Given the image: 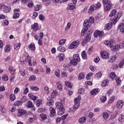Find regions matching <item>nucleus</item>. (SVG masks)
<instances>
[{
  "label": "nucleus",
  "instance_id": "nucleus-1",
  "mask_svg": "<svg viewBox=\"0 0 124 124\" xmlns=\"http://www.w3.org/2000/svg\"><path fill=\"white\" fill-rule=\"evenodd\" d=\"M82 97L80 95H78V97L76 98L74 100V104L73 107L69 108V112L70 113H75V111L80 107V101Z\"/></svg>",
  "mask_w": 124,
  "mask_h": 124
},
{
  "label": "nucleus",
  "instance_id": "nucleus-2",
  "mask_svg": "<svg viewBox=\"0 0 124 124\" xmlns=\"http://www.w3.org/2000/svg\"><path fill=\"white\" fill-rule=\"evenodd\" d=\"M104 43L105 45L108 46V47H110L112 51H117V50H118V49L121 48V46L119 45L113 46V44L115 43V40L113 39H110L109 40H107Z\"/></svg>",
  "mask_w": 124,
  "mask_h": 124
},
{
  "label": "nucleus",
  "instance_id": "nucleus-3",
  "mask_svg": "<svg viewBox=\"0 0 124 124\" xmlns=\"http://www.w3.org/2000/svg\"><path fill=\"white\" fill-rule=\"evenodd\" d=\"M55 105L56 106V108L59 109L57 113L58 115L59 116H62V115H63V114L64 113V108L63 107V105L60 102H57Z\"/></svg>",
  "mask_w": 124,
  "mask_h": 124
},
{
  "label": "nucleus",
  "instance_id": "nucleus-4",
  "mask_svg": "<svg viewBox=\"0 0 124 124\" xmlns=\"http://www.w3.org/2000/svg\"><path fill=\"white\" fill-rule=\"evenodd\" d=\"M80 56H79V54H75L73 56V59L72 61H71V63L73 65H77L78 63V62H80Z\"/></svg>",
  "mask_w": 124,
  "mask_h": 124
},
{
  "label": "nucleus",
  "instance_id": "nucleus-5",
  "mask_svg": "<svg viewBox=\"0 0 124 124\" xmlns=\"http://www.w3.org/2000/svg\"><path fill=\"white\" fill-rule=\"evenodd\" d=\"M101 7V3L100 2H97L96 4H92L90 8V11H94V10H96V9H99Z\"/></svg>",
  "mask_w": 124,
  "mask_h": 124
},
{
  "label": "nucleus",
  "instance_id": "nucleus-6",
  "mask_svg": "<svg viewBox=\"0 0 124 124\" xmlns=\"http://www.w3.org/2000/svg\"><path fill=\"white\" fill-rule=\"evenodd\" d=\"M79 44L80 42H79V41H74L72 42L69 46V49H76V48L78 47Z\"/></svg>",
  "mask_w": 124,
  "mask_h": 124
},
{
  "label": "nucleus",
  "instance_id": "nucleus-7",
  "mask_svg": "<svg viewBox=\"0 0 124 124\" xmlns=\"http://www.w3.org/2000/svg\"><path fill=\"white\" fill-rule=\"evenodd\" d=\"M31 29L33 31H37L39 30H41V26H39L37 23H34V24L31 25Z\"/></svg>",
  "mask_w": 124,
  "mask_h": 124
},
{
  "label": "nucleus",
  "instance_id": "nucleus-8",
  "mask_svg": "<svg viewBox=\"0 0 124 124\" xmlns=\"http://www.w3.org/2000/svg\"><path fill=\"white\" fill-rule=\"evenodd\" d=\"M101 55L103 59H105L106 60L108 59L109 56H110V53L107 51H103L101 52Z\"/></svg>",
  "mask_w": 124,
  "mask_h": 124
},
{
  "label": "nucleus",
  "instance_id": "nucleus-9",
  "mask_svg": "<svg viewBox=\"0 0 124 124\" xmlns=\"http://www.w3.org/2000/svg\"><path fill=\"white\" fill-rule=\"evenodd\" d=\"M104 35V33H103V31H100L99 30H96L94 32V37H97L98 36L99 37H102Z\"/></svg>",
  "mask_w": 124,
  "mask_h": 124
},
{
  "label": "nucleus",
  "instance_id": "nucleus-10",
  "mask_svg": "<svg viewBox=\"0 0 124 124\" xmlns=\"http://www.w3.org/2000/svg\"><path fill=\"white\" fill-rule=\"evenodd\" d=\"M20 10L19 9H15L14 10V15H13V19H17L18 17H20Z\"/></svg>",
  "mask_w": 124,
  "mask_h": 124
},
{
  "label": "nucleus",
  "instance_id": "nucleus-11",
  "mask_svg": "<svg viewBox=\"0 0 124 124\" xmlns=\"http://www.w3.org/2000/svg\"><path fill=\"white\" fill-rule=\"evenodd\" d=\"M27 114V111L25 109L19 108L18 110L17 116L18 117H22Z\"/></svg>",
  "mask_w": 124,
  "mask_h": 124
},
{
  "label": "nucleus",
  "instance_id": "nucleus-12",
  "mask_svg": "<svg viewBox=\"0 0 124 124\" xmlns=\"http://www.w3.org/2000/svg\"><path fill=\"white\" fill-rule=\"evenodd\" d=\"M92 24L90 23L89 19H85L84 21L83 26L85 30H88L91 27Z\"/></svg>",
  "mask_w": 124,
  "mask_h": 124
},
{
  "label": "nucleus",
  "instance_id": "nucleus-13",
  "mask_svg": "<svg viewBox=\"0 0 124 124\" xmlns=\"http://www.w3.org/2000/svg\"><path fill=\"white\" fill-rule=\"evenodd\" d=\"M10 11H11V7L4 4V6L3 7V12H4V13H9Z\"/></svg>",
  "mask_w": 124,
  "mask_h": 124
},
{
  "label": "nucleus",
  "instance_id": "nucleus-14",
  "mask_svg": "<svg viewBox=\"0 0 124 124\" xmlns=\"http://www.w3.org/2000/svg\"><path fill=\"white\" fill-rule=\"evenodd\" d=\"M92 32H89V34H87V35L84 38L83 41L82 42V44H84V43H87V42H89L91 40V34H92Z\"/></svg>",
  "mask_w": 124,
  "mask_h": 124
},
{
  "label": "nucleus",
  "instance_id": "nucleus-15",
  "mask_svg": "<svg viewBox=\"0 0 124 124\" xmlns=\"http://www.w3.org/2000/svg\"><path fill=\"white\" fill-rule=\"evenodd\" d=\"M111 8H112V4L108 3L107 5H104V10L106 12L110 11Z\"/></svg>",
  "mask_w": 124,
  "mask_h": 124
},
{
  "label": "nucleus",
  "instance_id": "nucleus-16",
  "mask_svg": "<svg viewBox=\"0 0 124 124\" xmlns=\"http://www.w3.org/2000/svg\"><path fill=\"white\" fill-rule=\"evenodd\" d=\"M124 102L123 100H119L117 102L116 107L118 109H122L124 106Z\"/></svg>",
  "mask_w": 124,
  "mask_h": 124
},
{
  "label": "nucleus",
  "instance_id": "nucleus-17",
  "mask_svg": "<svg viewBox=\"0 0 124 124\" xmlns=\"http://www.w3.org/2000/svg\"><path fill=\"white\" fill-rule=\"evenodd\" d=\"M8 70L11 75H15V74H16V70L14 69L13 66H10L9 67Z\"/></svg>",
  "mask_w": 124,
  "mask_h": 124
},
{
  "label": "nucleus",
  "instance_id": "nucleus-18",
  "mask_svg": "<svg viewBox=\"0 0 124 124\" xmlns=\"http://www.w3.org/2000/svg\"><path fill=\"white\" fill-rule=\"evenodd\" d=\"M78 123L80 124H85L87 122V118L86 116H83L80 117L78 120Z\"/></svg>",
  "mask_w": 124,
  "mask_h": 124
},
{
  "label": "nucleus",
  "instance_id": "nucleus-19",
  "mask_svg": "<svg viewBox=\"0 0 124 124\" xmlns=\"http://www.w3.org/2000/svg\"><path fill=\"white\" fill-rule=\"evenodd\" d=\"M27 107L28 108H31L32 110H33L34 111L35 110V108L34 106H33V104H32V102L29 101L27 103Z\"/></svg>",
  "mask_w": 124,
  "mask_h": 124
},
{
  "label": "nucleus",
  "instance_id": "nucleus-20",
  "mask_svg": "<svg viewBox=\"0 0 124 124\" xmlns=\"http://www.w3.org/2000/svg\"><path fill=\"white\" fill-rule=\"evenodd\" d=\"M50 116V117H54L56 115V110L53 107H50L49 108Z\"/></svg>",
  "mask_w": 124,
  "mask_h": 124
},
{
  "label": "nucleus",
  "instance_id": "nucleus-21",
  "mask_svg": "<svg viewBox=\"0 0 124 124\" xmlns=\"http://www.w3.org/2000/svg\"><path fill=\"white\" fill-rule=\"evenodd\" d=\"M122 16V14L121 13H118L116 17L114 19V21L113 22V24L115 25L118 21H119V19L120 18H121V16Z\"/></svg>",
  "mask_w": 124,
  "mask_h": 124
},
{
  "label": "nucleus",
  "instance_id": "nucleus-22",
  "mask_svg": "<svg viewBox=\"0 0 124 124\" xmlns=\"http://www.w3.org/2000/svg\"><path fill=\"white\" fill-rule=\"evenodd\" d=\"M46 103L47 105H54V100L52 99V97H48L47 98Z\"/></svg>",
  "mask_w": 124,
  "mask_h": 124
},
{
  "label": "nucleus",
  "instance_id": "nucleus-23",
  "mask_svg": "<svg viewBox=\"0 0 124 124\" xmlns=\"http://www.w3.org/2000/svg\"><path fill=\"white\" fill-rule=\"evenodd\" d=\"M99 93V89L95 88L91 91L92 95H96L97 93Z\"/></svg>",
  "mask_w": 124,
  "mask_h": 124
},
{
  "label": "nucleus",
  "instance_id": "nucleus-24",
  "mask_svg": "<svg viewBox=\"0 0 124 124\" xmlns=\"http://www.w3.org/2000/svg\"><path fill=\"white\" fill-rule=\"evenodd\" d=\"M75 4L74 3H70L68 5L67 7V10H73L74 8H75Z\"/></svg>",
  "mask_w": 124,
  "mask_h": 124
},
{
  "label": "nucleus",
  "instance_id": "nucleus-25",
  "mask_svg": "<svg viewBox=\"0 0 124 124\" xmlns=\"http://www.w3.org/2000/svg\"><path fill=\"white\" fill-rule=\"evenodd\" d=\"M56 85L57 86V89L60 92H62V83H61L60 81H57Z\"/></svg>",
  "mask_w": 124,
  "mask_h": 124
},
{
  "label": "nucleus",
  "instance_id": "nucleus-26",
  "mask_svg": "<svg viewBox=\"0 0 124 124\" xmlns=\"http://www.w3.org/2000/svg\"><path fill=\"white\" fill-rule=\"evenodd\" d=\"M112 25L113 23L112 22H110L109 23L107 24L105 26V30L106 31H108V30H110L111 28H112Z\"/></svg>",
  "mask_w": 124,
  "mask_h": 124
},
{
  "label": "nucleus",
  "instance_id": "nucleus-27",
  "mask_svg": "<svg viewBox=\"0 0 124 124\" xmlns=\"http://www.w3.org/2000/svg\"><path fill=\"white\" fill-rule=\"evenodd\" d=\"M116 59H117V57L116 56H111L108 59V62H114L116 61Z\"/></svg>",
  "mask_w": 124,
  "mask_h": 124
},
{
  "label": "nucleus",
  "instance_id": "nucleus-28",
  "mask_svg": "<svg viewBox=\"0 0 124 124\" xmlns=\"http://www.w3.org/2000/svg\"><path fill=\"white\" fill-rule=\"evenodd\" d=\"M101 76H102L101 72H99L94 75V78L95 79H97V80H99V79L101 78Z\"/></svg>",
  "mask_w": 124,
  "mask_h": 124
},
{
  "label": "nucleus",
  "instance_id": "nucleus-29",
  "mask_svg": "<svg viewBox=\"0 0 124 124\" xmlns=\"http://www.w3.org/2000/svg\"><path fill=\"white\" fill-rule=\"evenodd\" d=\"M57 50L58 51H59V52H65L66 51V49L65 48H64L63 47V46H59L58 47H57Z\"/></svg>",
  "mask_w": 124,
  "mask_h": 124
},
{
  "label": "nucleus",
  "instance_id": "nucleus-30",
  "mask_svg": "<svg viewBox=\"0 0 124 124\" xmlns=\"http://www.w3.org/2000/svg\"><path fill=\"white\" fill-rule=\"evenodd\" d=\"M25 62H28L29 65L30 66H31L32 65V64H31V57L29 56H27L25 60Z\"/></svg>",
  "mask_w": 124,
  "mask_h": 124
},
{
  "label": "nucleus",
  "instance_id": "nucleus-31",
  "mask_svg": "<svg viewBox=\"0 0 124 124\" xmlns=\"http://www.w3.org/2000/svg\"><path fill=\"white\" fill-rule=\"evenodd\" d=\"M58 57L59 61H61V62H62V61H64L65 58L64 56V54L62 53H61L60 55H59Z\"/></svg>",
  "mask_w": 124,
  "mask_h": 124
},
{
  "label": "nucleus",
  "instance_id": "nucleus-32",
  "mask_svg": "<svg viewBox=\"0 0 124 124\" xmlns=\"http://www.w3.org/2000/svg\"><path fill=\"white\" fill-rule=\"evenodd\" d=\"M78 80H84L85 79V74L80 73L78 76Z\"/></svg>",
  "mask_w": 124,
  "mask_h": 124
},
{
  "label": "nucleus",
  "instance_id": "nucleus-33",
  "mask_svg": "<svg viewBox=\"0 0 124 124\" xmlns=\"http://www.w3.org/2000/svg\"><path fill=\"white\" fill-rule=\"evenodd\" d=\"M28 48L32 51H35V45L34 43H32L29 45Z\"/></svg>",
  "mask_w": 124,
  "mask_h": 124
},
{
  "label": "nucleus",
  "instance_id": "nucleus-34",
  "mask_svg": "<svg viewBox=\"0 0 124 124\" xmlns=\"http://www.w3.org/2000/svg\"><path fill=\"white\" fill-rule=\"evenodd\" d=\"M103 117L104 120H107L109 118V113L106 111H104L103 113Z\"/></svg>",
  "mask_w": 124,
  "mask_h": 124
},
{
  "label": "nucleus",
  "instance_id": "nucleus-35",
  "mask_svg": "<svg viewBox=\"0 0 124 124\" xmlns=\"http://www.w3.org/2000/svg\"><path fill=\"white\" fill-rule=\"evenodd\" d=\"M115 96H111L109 99L108 100V104H112L114 102L115 100Z\"/></svg>",
  "mask_w": 124,
  "mask_h": 124
},
{
  "label": "nucleus",
  "instance_id": "nucleus-36",
  "mask_svg": "<svg viewBox=\"0 0 124 124\" xmlns=\"http://www.w3.org/2000/svg\"><path fill=\"white\" fill-rule=\"evenodd\" d=\"M64 85L70 89H72V84L69 81H65Z\"/></svg>",
  "mask_w": 124,
  "mask_h": 124
},
{
  "label": "nucleus",
  "instance_id": "nucleus-37",
  "mask_svg": "<svg viewBox=\"0 0 124 124\" xmlns=\"http://www.w3.org/2000/svg\"><path fill=\"white\" fill-rule=\"evenodd\" d=\"M100 100L102 103H104L107 100V97L106 96H102L100 97Z\"/></svg>",
  "mask_w": 124,
  "mask_h": 124
},
{
  "label": "nucleus",
  "instance_id": "nucleus-38",
  "mask_svg": "<svg viewBox=\"0 0 124 124\" xmlns=\"http://www.w3.org/2000/svg\"><path fill=\"white\" fill-rule=\"evenodd\" d=\"M9 99L11 100V101H14V100L16 99V96H15V94L12 93L10 94Z\"/></svg>",
  "mask_w": 124,
  "mask_h": 124
},
{
  "label": "nucleus",
  "instance_id": "nucleus-39",
  "mask_svg": "<svg viewBox=\"0 0 124 124\" xmlns=\"http://www.w3.org/2000/svg\"><path fill=\"white\" fill-rule=\"evenodd\" d=\"M30 90H31V91L38 92V91H39V88L37 87V86H30Z\"/></svg>",
  "mask_w": 124,
  "mask_h": 124
},
{
  "label": "nucleus",
  "instance_id": "nucleus-40",
  "mask_svg": "<svg viewBox=\"0 0 124 124\" xmlns=\"http://www.w3.org/2000/svg\"><path fill=\"white\" fill-rule=\"evenodd\" d=\"M118 66L120 68H123V67H124V59L121 60L119 64H118Z\"/></svg>",
  "mask_w": 124,
  "mask_h": 124
},
{
  "label": "nucleus",
  "instance_id": "nucleus-41",
  "mask_svg": "<svg viewBox=\"0 0 124 124\" xmlns=\"http://www.w3.org/2000/svg\"><path fill=\"white\" fill-rule=\"evenodd\" d=\"M21 47V44L20 43H18L17 44H16L14 45V48L15 50H19Z\"/></svg>",
  "mask_w": 124,
  "mask_h": 124
},
{
  "label": "nucleus",
  "instance_id": "nucleus-42",
  "mask_svg": "<svg viewBox=\"0 0 124 124\" xmlns=\"http://www.w3.org/2000/svg\"><path fill=\"white\" fill-rule=\"evenodd\" d=\"M103 5H106L107 4H112V2H111V1L110 0H103Z\"/></svg>",
  "mask_w": 124,
  "mask_h": 124
},
{
  "label": "nucleus",
  "instance_id": "nucleus-43",
  "mask_svg": "<svg viewBox=\"0 0 124 124\" xmlns=\"http://www.w3.org/2000/svg\"><path fill=\"white\" fill-rule=\"evenodd\" d=\"M40 117L42 119V120H43V121H45V120L47 119V117L48 116H47V115L42 113L40 115Z\"/></svg>",
  "mask_w": 124,
  "mask_h": 124
},
{
  "label": "nucleus",
  "instance_id": "nucleus-44",
  "mask_svg": "<svg viewBox=\"0 0 124 124\" xmlns=\"http://www.w3.org/2000/svg\"><path fill=\"white\" fill-rule=\"evenodd\" d=\"M118 121L120 123H123V122H124V115H120L118 117Z\"/></svg>",
  "mask_w": 124,
  "mask_h": 124
},
{
  "label": "nucleus",
  "instance_id": "nucleus-45",
  "mask_svg": "<svg viewBox=\"0 0 124 124\" xmlns=\"http://www.w3.org/2000/svg\"><path fill=\"white\" fill-rule=\"evenodd\" d=\"M116 13H117V10L116 9L113 10L109 14V17H113V16H115Z\"/></svg>",
  "mask_w": 124,
  "mask_h": 124
},
{
  "label": "nucleus",
  "instance_id": "nucleus-46",
  "mask_svg": "<svg viewBox=\"0 0 124 124\" xmlns=\"http://www.w3.org/2000/svg\"><path fill=\"white\" fill-rule=\"evenodd\" d=\"M22 104H23V102L20 100H18L14 103L15 106H20V105H22Z\"/></svg>",
  "mask_w": 124,
  "mask_h": 124
},
{
  "label": "nucleus",
  "instance_id": "nucleus-47",
  "mask_svg": "<svg viewBox=\"0 0 124 124\" xmlns=\"http://www.w3.org/2000/svg\"><path fill=\"white\" fill-rule=\"evenodd\" d=\"M58 95V93H57V91H54L51 94L52 98H55L56 96Z\"/></svg>",
  "mask_w": 124,
  "mask_h": 124
},
{
  "label": "nucleus",
  "instance_id": "nucleus-48",
  "mask_svg": "<svg viewBox=\"0 0 124 124\" xmlns=\"http://www.w3.org/2000/svg\"><path fill=\"white\" fill-rule=\"evenodd\" d=\"M28 96L30 98H31L32 100H36V99H37V97H36V96H34L31 94H28Z\"/></svg>",
  "mask_w": 124,
  "mask_h": 124
},
{
  "label": "nucleus",
  "instance_id": "nucleus-49",
  "mask_svg": "<svg viewBox=\"0 0 124 124\" xmlns=\"http://www.w3.org/2000/svg\"><path fill=\"white\" fill-rule=\"evenodd\" d=\"M42 7V6L41 5V4L36 5L35 6V10L36 11H38V10H40V9H41Z\"/></svg>",
  "mask_w": 124,
  "mask_h": 124
},
{
  "label": "nucleus",
  "instance_id": "nucleus-50",
  "mask_svg": "<svg viewBox=\"0 0 124 124\" xmlns=\"http://www.w3.org/2000/svg\"><path fill=\"white\" fill-rule=\"evenodd\" d=\"M108 80H104L102 82L101 86L102 87H105V86H107L108 85Z\"/></svg>",
  "mask_w": 124,
  "mask_h": 124
},
{
  "label": "nucleus",
  "instance_id": "nucleus-51",
  "mask_svg": "<svg viewBox=\"0 0 124 124\" xmlns=\"http://www.w3.org/2000/svg\"><path fill=\"white\" fill-rule=\"evenodd\" d=\"M81 57L83 60H86V59H87V54H86V52H85V51H82Z\"/></svg>",
  "mask_w": 124,
  "mask_h": 124
},
{
  "label": "nucleus",
  "instance_id": "nucleus-52",
  "mask_svg": "<svg viewBox=\"0 0 124 124\" xmlns=\"http://www.w3.org/2000/svg\"><path fill=\"white\" fill-rule=\"evenodd\" d=\"M4 51L6 53H8L10 51V46L6 45L4 47Z\"/></svg>",
  "mask_w": 124,
  "mask_h": 124
},
{
  "label": "nucleus",
  "instance_id": "nucleus-53",
  "mask_svg": "<svg viewBox=\"0 0 124 124\" xmlns=\"http://www.w3.org/2000/svg\"><path fill=\"white\" fill-rule=\"evenodd\" d=\"M78 93L79 94H84L85 93V89L84 88H80Z\"/></svg>",
  "mask_w": 124,
  "mask_h": 124
},
{
  "label": "nucleus",
  "instance_id": "nucleus-54",
  "mask_svg": "<svg viewBox=\"0 0 124 124\" xmlns=\"http://www.w3.org/2000/svg\"><path fill=\"white\" fill-rule=\"evenodd\" d=\"M42 104V100L39 99L36 102V105L37 107H39L40 105Z\"/></svg>",
  "mask_w": 124,
  "mask_h": 124
},
{
  "label": "nucleus",
  "instance_id": "nucleus-55",
  "mask_svg": "<svg viewBox=\"0 0 124 124\" xmlns=\"http://www.w3.org/2000/svg\"><path fill=\"white\" fill-rule=\"evenodd\" d=\"M109 77L111 78V79H114L115 77H116V73L114 72H112L109 74Z\"/></svg>",
  "mask_w": 124,
  "mask_h": 124
},
{
  "label": "nucleus",
  "instance_id": "nucleus-56",
  "mask_svg": "<svg viewBox=\"0 0 124 124\" xmlns=\"http://www.w3.org/2000/svg\"><path fill=\"white\" fill-rule=\"evenodd\" d=\"M54 74H55V75L56 76V77L58 78H59L60 75V70L59 69H57L54 72Z\"/></svg>",
  "mask_w": 124,
  "mask_h": 124
},
{
  "label": "nucleus",
  "instance_id": "nucleus-57",
  "mask_svg": "<svg viewBox=\"0 0 124 124\" xmlns=\"http://www.w3.org/2000/svg\"><path fill=\"white\" fill-rule=\"evenodd\" d=\"M2 80H3V81H8V76H7V75H4L2 77Z\"/></svg>",
  "mask_w": 124,
  "mask_h": 124
},
{
  "label": "nucleus",
  "instance_id": "nucleus-58",
  "mask_svg": "<svg viewBox=\"0 0 124 124\" xmlns=\"http://www.w3.org/2000/svg\"><path fill=\"white\" fill-rule=\"evenodd\" d=\"M66 42V39H62L59 41L60 45H64V44Z\"/></svg>",
  "mask_w": 124,
  "mask_h": 124
},
{
  "label": "nucleus",
  "instance_id": "nucleus-59",
  "mask_svg": "<svg viewBox=\"0 0 124 124\" xmlns=\"http://www.w3.org/2000/svg\"><path fill=\"white\" fill-rule=\"evenodd\" d=\"M20 75L21 76H26V70L22 69L20 71Z\"/></svg>",
  "mask_w": 124,
  "mask_h": 124
},
{
  "label": "nucleus",
  "instance_id": "nucleus-60",
  "mask_svg": "<svg viewBox=\"0 0 124 124\" xmlns=\"http://www.w3.org/2000/svg\"><path fill=\"white\" fill-rule=\"evenodd\" d=\"M92 77H93V73H89L86 76L87 80H90V79H91V78H92Z\"/></svg>",
  "mask_w": 124,
  "mask_h": 124
},
{
  "label": "nucleus",
  "instance_id": "nucleus-61",
  "mask_svg": "<svg viewBox=\"0 0 124 124\" xmlns=\"http://www.w3.org/2000/svg\"><path fill=\"white\" fill-rule=\"evenodd\" d=\"M35 79H36V77H35V76L32 75L29 78V81H34Z\"/></svg>",
  "mask_w": 124,
  "mask_h": 124
},
{
  "label": "nucleus",
  "instance_id": "nucleus-62",
  "mask_svg": "<svg viewBox=\"0 0 124 124\" xmlns=\"http://www.w3.org/2000/svg\"><path fill=\"white\" fill-rule=\"evenodd\" d=\"M118 28L119 30H120V31H121L122 29L124 28V23H120V24H119Z\"/></svg>",
  "mask_w": 124,
  "mask_h": 124
},
{
  "label": "nucleus",
  "instance_id": "nucleus-63",
  "mask_svg": "<svg viewBox=\"0 0 124 124\" xmlns=\"http://www.w3.org/2000/svg\"><path fill=\"white\" fill-rule=\"evenodd\" d=\"M70 66V64L69 63H65L63 64V67L64 68H68Z\"/></svg>",
  "mask_w": 124,
  "mask_h": 124
},
{
  "label": "nucleus",
  "instance_id": "nucleus-64",
  "mask_svg": "<svg viewBox=\"0 0 124 124\" xmlns=\"http://www.w3.org/2000/svg\"><path fill=\"white\" fill-rule=\"evenodd\" d=\"M116 82L117 85H120V84H121V78H116Z\"/></svg>",
  "mask_w": 124,
  "mask_h": 124
}]
</instances>
